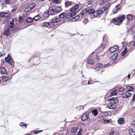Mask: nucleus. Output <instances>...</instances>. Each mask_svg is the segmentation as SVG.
Instances as JSON below:
<instances>
[{
	"mask_svg": "<svg viewBox=\"0 0 135 135\" xmlns=\"http://www.w3.org/2000/svg\"><path fill=\"white\" fill-rule=\"evenodd\" d=\"M31 10V9H30L28 6L25 9V11L26 12H28Z\"/></svg>",
	"mask_w": 135,
	"mask_h": 135,
	"instance_id": "42",
	"label": "nucleus"
},
{
	"mask_svg": "<svg viewBox=\"0 0 135 135\" xmlns=\"http://www.w3.org/2000/svg\"><path fill=\"white\" fill-rule=\"evenodd\" d=\"M133 45L134 47L135 46V41H134V42H133Z\"/></svg>",
	"mask_w": 135,
	"mask_h": 135,
	"instance_id": "64",
	"label": "nucleus"
},
{
	"mask_svg": "<svg viewBox=\"0 0 135 135\" xmlns=\"http://www.w3.org/2000/svg\"><path fill=\"white\" fill-rule=\"evenodd\" d=\"M118 49V47L117 45H116L113 47L110 48L109 51L110 52L113 53L117 51Z\"/></svg>",
	"mask_w": 135,
	"mask_h": 135,
	"instance_id": "11",
	"label": "nucleus"
},
{
	"mask_svg": "<svg viewBox=\"0 0 135 135\" xmlns=\"http://www.w3.org/2000/svg\"><path fill=\"white\" fill-rule=\"evenodd\" d=\"M117 122L119 124H122L124 122V118H120L118 119Z\"/></svg>",
	"mask_w": 135,
	"mask_h": 135,
	"instance_id": "23",
	"label": "nucleus"
},
{
	"mask_svg": "<svg viewBox=\"0 0 135 135\" xmlns=\"http://www.w3.org/2000/svg\"><path fill=\"white\" fill-rule=\"evenodd\" d=\"M40 17L39 15H37L33 18V20L35 21H37L40 19Z\"/></svg>",
	"mask_w": 135,
	"mask_h": 135,
	"instance_id": "43",
	"label": "nucleus"
},
{
	"mask_svg": "<svg viewBox=\"0 0 135 135\" xmlns=\"http://www.w3.org/2000/svg\"><path fill=\"white\" fill-rule=\"evenodd\" d=\"M67 14L66 13H63L59 15V17L60 18H64L66 17L67 18Z\"/></svg>",
	"mask_w": 135,
	"mask_h": 135,
	"instance_id": "24",
	"label": "nucleus"
},
{
	"mask_svg": "<svg viewBox=\"0 0 135 135\" xmlns=\"http://www.w3.org/2000/svg\"><path fill=\"white\" fill-rule=\"evenodd\" d=\"M26 21L27 22L30 23L32 22L33 20L31 18H28L26 19Z\"/></svg>",
	"mask_w": 135,
	"mask_h": 135,
	"instance_id": "40",
	"label": "nucleus"
},
{
	"mask_svg": "<svg viewBox=\"0 0 135 135\" xmlns=\"http://www.w3.org/2000/svg\"><path fill=\"white\" fill-rule=\"evenodd\" d=\"M103 56L102 55H99L98 54H97L96 55V57L98 60H101Z\"/></svg>",
	"mask_w": 135,
	"mask_h": 135,
	"instance_id": "38",
	"label": "nucleus"
},
{
	"mask_svg": "<svg viewBox=\"0 0 135 135\" xmlns=\"http://www.w3.org/2000/svg\"><path fill=\"white\" fill-rule=\"evenodd\" d=\"M60 21V19L59 18L55 17L53 18L51 21V23H52V25H53L52 23H55Z\"/></svg>",
	"mask_w": 135,
	"mask_h": 135,
	"instance_id": "13",
	"label": "nucleus"
},
{
	"mask_svg": "<svg viewBox=\"0 0 135 135\" xmlns=\"http://www.w3.org/2000/svg\"><path fill=\"white\" fill-rule=\"evenodd\" d=\"M132 124L134 127H135V120L132 122Z\"/></svg>",
	"mask_w": 135,
	"mask_h": 135,
	"instance_id": "56",
	"label": "nucleus"
},
{
	"mask_svg": "<svg viewBox=\"0 0 135 135\" xmlns=\"http://www.w3.org/2000/svg\"><path fill=\"white\" fill-rule=\"evenodd\" d=\"M20 125L21 126H23L25 127L26 128H27V124H25L23 122L21 123H20Z\"/></svg>",
	"mask_w": 135,
	"mask_h": 135,
	"instance_id": "47",
	"label": "nucleus"
},
{
	"mask_svg": "<svg viewBox=\"0 0 135 135\" xmlns=\"http://www.w3.org/2000/svg\"><path fill=\"white\" fill-rule=\"evenodd\" d=\"M80 18V16L79 15H77L75 17H73L72 19V21H75L79 19Z\"/></svg>",
	"mask_w": 135,
	"mask_h": 135,
	"instance_id": "31",
	"label": "nucleus"
},
{
	"mask_svg": "<svg viewBox=\"0 0 135 135\" xmlns=\"http://www.w3.org/2000/svg\"><path fill=\"white\" fill-rule=\"evenodd\" d=\"M133 42L132 41L130 42L129 43V44L127 45V47H126V49L127 50H129L131 52L135 48V47H134V46H133Z\"/></svg>",
	"mask_w": 135,
	"mask_h": 135,
	"instance_id": "3",
	"label": "nucleus"
},
{
	"mask_svg": "<svg viewBox=\"0 0 135 135\" xmlns=\"http://www.w3.org/2000/svg\"><path fill=\"white\" fill-rule=\"evenodd\" d=\"M0 72L2 74H5L7 73L6 70L3 67H1L0 68Z\"/></svg>",
	"mask_w": 135,
	"mask_h": 135,
	"instance_id": "20",
	"label": "nucleus"
},
{
	"mask_svg": "<svg viewBox=\"0 0 135 135\" xmlns=\"http://www.w3.org/2000/svg\"><path fill=\"white\" fill-rule=\"evenodd\" d=\"M5 55V53L4 51H2L0 52V57L4 56Z\"/></svg>",
	"mask_w": 135,
	"mask_h": 135,
	"instance_id": "46",
	"label": "nucleus"
},
{
	"mask_svg": "<svg viewBox=\"0 0 135 135\" xmlns=\"http://www.w3.org/2000/svg\"><path fill=\"white\" fill-rule=\"evenodd\" d=\"M124 15L121 16L120 17H117L113 20V22L115 25H119L122 23L124 20Z\"/></svg>",
	"mask_w": 135,
	"mask_h": 135,
	"instance_id": "1",
	"label": "nucleus"
},
{
	"mask_svg": "<svg viewBox=\"0 0 135 135\" xmlns=\"http://www.w3.org/2000/svg\"><path fill=\"white\" fill-rule=\"evenodd\" d=\"M95 12V10L92 9H89L87 11V13L89 14H93L94 15V13Z\"/></svg>",
	"mask_w": 135,
	"mask_h": 135,
	"instance_id": "26",
	"label": "nucleus"
},
{
	"mask_svg": "<svg viewBox=\"0 0 135 135\" xmlns=\"http://www.w3.org/2000/svg\"><path fill=\"white\" fill-rule=\"evenodd\" d=\"M92 113L95 116L97 115L98 114V112L97 110H93L92 111Z\"/></svg>",
	"mask_w": 135,
	"mask_h": 135,
	"instance_id": "34",
	"label": "nucleus"
},
{
	"mask_svg": "<svg viewBox=\"0 0 135 135\" xmlns=\"http://www.w3.org/2000/svg\"><path fill=\"white\" fill-rule=\"evenodd\" d=\"M132 100L133 101H135V94H134Z\"/></svg>",
	"mask_w": 135,
	"mask_h": 135,
	"instance_id": "58",
	"label": "nucleus"
},
{
	"mask_svg": "<svg viewBox=\"0 0 135 135\" xmlns=\"http://www.w3.org/2000/svg\"><path fill=\"white\" fill-rule=\"evenodd\" d=\"M82 131H83L82 129V128H80L79 129V131L78 132L77 135H81Z\"/></svg>",
	"mask_w": 135,
	"mask_h": 135,
	"instance_id": "48",
	"label": "nucleus"
},
{
	"mask_svg": "<svg viewBox=\"0 0 135 135\" xmlns=\"http://www.w3.org/2000/svg\"><path fill=\"white\" fill-rule=\"evenodd\" d=\"M121 8L120 4H119L117 5L113 10V12L114 13H116L118 11L120 10Z\"/></svg>",
	"mask_w": 135,
	"mask_h": 135,
	"instance_id": "12",
	"label": "nucleus"
},
{
	"mask_svg": "<svg viewBox=\"0 0 135 135\" xmlns=\"http://www.w3.org/2000/svg\"><path fill=\"white\" fill-rule=\"evenodd\" d=\"M92 84V83H91L90 81H88V83H87L88 84Z\"/></svg>",
	"mask_w": 135,
	"mask_h": 135,
	"instance_id": "61",
	"label": "nucleus"
},
{
	"mask_svg": "<svg viewBox=\"0 0 135 135\" xmlns=\"http://www.w3.org/2000/svg\"><path fill=\"white\" fill-rule=\"evenodd\" d=\"M36 4L35 3H32L30 5H28L29 7H30L31 10L33 8L36 6Z\"/></svg>",
	"mask_w": 135,
	"mask_h": 135,
	"instance_id": "27",
	"label": "nucleus"
},
{
	"mask_svg": "<svg viewBox=\"0 0 135 135\" xmlns=\"http://www.w3.org/2000/svg\"><path fill=\"white\" fill-rule=\"evenodd\" d=\"M88 21L87 19L85 18L83 22L84 25L86 24L88 22Z\"/></svg>",
	"mask_w": 135,
	"mask_h": 135,
	"instance_id": "49",
	"label": "nucleus"
},
{
	"mask_svg": "<svg viewBox=\"0 0 135 135\" xmlns=\"http://www.w3.org/2000/svg\"><path fill=\"white\" fill-rule=\"evenodd\" d=\"M5 2L6 4H9L10 3H11L12 1L11 0H5Z\"/></svg>",
	"mask_w": 135,
	"mask_h": 135,
	"instance_id": "50",
	"label": "nucleus"
},
{
	"mask_svg": "<svg viewBox=\"0 0 135 135\" xmlns=\"http://www.w3.org/2000/svg\"><path fill=\"white\" fill-rule=\"evenodd\" d=\"M76 14V13L75 12L68 13L67 14V18H69L72 17L73 16L75 15Z\"/></svg>",
	"mask_w": 135,
	"mask_h": 135,
	"instance_id": "21",
	"label": "nucleus"
},
{
	"mask_svg": "<svg viewBox=\"0 0 135 135\" xmlns=\"http://www.w3.org/2000/svg\"><path fill=\"white\" fill-rule=\"evenodd\" d=\"M127 49L126 47H125L124 50V51L122 52V56H124L125 54L127 53Z\"/></svg>",
	"mask_w": 135,
	"mask_h": 135,
	"instance_id": "39",
	"label": "nucleus"
},
{
	"mask_svg": "<svg viewBox=\"0 0 135 135\" xmlns=\"http://www.w3.org/2000/svg\"><path fill=\"white\" fill-rule=\"evenodd\" d=\"M19 22H20L22 21L23 20V17L22 16H20L19 18Z\"/></svg>",
	"mask_w": 135,
	"mask_h": 135,
	"instance_id": "52",
	"label": "nucleus"
},
{
	"mask_svg": "<svg viewBox=\"0 0 135 135\" xmlns=\"http://www.w3.org/2000/svg\"><path fill=\"white\" fill-rule=\"evenodd\" d=\"M114 134V132H112L110 133L109 135H113Z\"/></svg>",
	"mask_w": 135,
	"mask_h": 135,
	"instance_id": "60",
	"label": "nucleus"
},
{
	"mask_svg": "<svg viewBox=\"0 0 135 135\" xmlns=\"http://www.w3.org/2000/svg\"><path fill=\"white\" fill-rule=\"evenodd\" d=\"M129 133L130 135H135V129L131 128L129 130Z\"/></svg>",
	"mask_w": 135,
	"mask_h": 135,
	"instance_id": "22",
	"label": "nucleus"
},
{
	"mask_svg": "<svg viewBox=\"0 0 135 135\" xmlns=\"http://www.w3.org/2000/svg\"><path fill=\"white\" fill-rule=\"evenodd\" d=\"M79 8V6L78 4H76L74 6L72 7L71 8V9H72L73 8H74V9L75 10H76Z\"/></svg>",
	"mask_w": 135,
	"mask_h": 135,
	"instance_id": "32",
	"label": "nucleus"
},
{
	"mask_svg": "<svg viewBox=\"0 0 135 135\" xmlns=\"http://www.w3.org/2000/svg\"><path fill=\"white\" fill-rule=\"evenodd\" d=\"M132 95V93L128 91H126L122 94L121 96L123 98H127L131 97Z\"/></svg>",
	"mask_w": 135,
	"mask_h": 135,
	"instance_id": "5",
	"label": "nucleus"
},
{
	"mask_svg": "<svg viewBox=\"0 0 135 135\" xmlns=\"http://www.w3.org/2000/svg\"><path fill=\"white\" fill-rule=\"evenodd\" d=\"M127 18L128 20H130L132 18V15L131 14L128 15L127 16Z\"/></svg>",
	"mask_w": 135,
	"mask_h": 135,
	"instance_id": "45",
	"label": "nucleus"
},
{
	"mask_svg": "<svg viewBox=\"0 0 135 135\" xmlns=\"http://www.w3.org/2000/svg\"><path fill=\"white\" fill-rule=\"evenodd\" d=\"M5 61L11 65H12L13 64V61L11 57L8 55L7 57H6L5 59Z\"/></svg>",
	"mask_w": 135,
	"mask_h": 135,
	"instance_id": "6",
	"label": "nucleus"
},
{
	"mask_svg": "<svg viewBox=\"0 0 135 135\" xmlns=\"http://www.w3.org/2000/svg\"><path fill=\"white\" fill-rule=\"evenodd\" d=\"M58 1L59 0H54L53 2L55 3H57L59 2Z\"/></svg>",
	"mask_w": 135,
	"mask_h": 135,
	"instance_id": "57",
	"label": "nucleus"
},
{
	"mask_svg": "<svg viewBox=\"0 0 135 135\" xmlns=\"http://www.w3.org/2000/svg\"><path fill=\"white\" fill-rule=\"evenodd\" d=\"M52 7L54 9H53V11H55V14L57 12H60L62 10L60 6H56L55 7Z\"/></svg>",
	"mask_w": 135,
	"mask_h": 135,
	"instance_id": "10",
	"label": "nucleus"
},
{
	"mask_svg": "<svg viewBox=\"0 0 135 135\" xmlns=\"http://www.w3.org/2000/svg\"><path fill=\"white\" fill-rule=\"evenodd\" d=\"M54 9L52 7L51 10H49L47 12V13L48 15H53L55 14V11H53Z\"/></svg>",
	"mask_w": 135,
	"mask_h": 135,
	"instance_id": "17",
	"label": "nucleus"
},
{
	"mask_svg": "<svg viewBox=\"0 0 135 135\" xmlns=\"http://www.w3.org/2000/svg\"><path fill=\"white\" fill-rule=\"evenodd\" d=\"M14 20L12 19V21L10 22L9 25V27L10 28V30L11 31H12L15 29V28L14 26Z\"/></svg>",
	"mask_w": 135,
	"mask_h": 135,
	"instance_id": "7",
	"label": "nucleus"
},
{
	"mask_svg": "<svg viewBox=\"0 0 135 135\" xmlns=\"http://www.w3.org/2000/svg\"><path fill=\"white\" fill-rule=\"evenodd\" d=\"M126 0H121L120 3L122 4H124L126 3Z\"/></svg>",
	"mask_w": 135,
	"mask_h": 135,
	"instance_id": "53",
	"label": "nucleus"
},
{
	"mask_svg": "<svg viewBox=\"0 0 135 135\" xmlns=\"http://www.w3.org/2000/svg\"><path fill=\"white\" fill-rule=\"evenodd\" d=\"M95 0H88L86 3V4L87 5H89L94 3Z\"/></svg>",
	"mask_w": 135,
	"mask_h": 135,
	"instance_id": "28",
	"label": "nucleus"
},
{
	"mask_svg": "<svg viewBox=\"0 0 135 135\" xmlns=\"http://www.w3.org/2000/svg\"><path fill=\"white\" fill-rule=\"evenodd\" d=\"M75 11H76V10H75L74 9V8H73V9L72 10L71 9V8L70 9V11L71 12H74Z\"/></svg>",
	"mask_w": 135,
	"mask_h": 135,
	"instance_id": "59",
	"label": "nucleus"
},
{
	"mask_svg": "<svg viewBox=\"0 0 135 135\" xmlns=\"http://www.w3.org/2000/svg\"><path fill=\"white\" fill-rule=\"evenodd\" d=\"M118 93V90H114L111 92V96L116 95Z\"/></svg>",
	"mask_w": 135,
	"mask_h": 135,
	"instance_id": "29",
	"label": "nucleus"
},
{
	"mask_svg": "<svg viewBox=\"0 0 135 135\" xmlns=\"http://www.w3.org/2000/svg\"><path fill=\"white\" fill-rule=\"evenodd\" d=\"M42 131V130H40L38 131H37L36 132H34V133L35 134H37L38 133H39L41 132Z\"/></svg>",
	"mask_w": 135,
	"mask_h": 135,
	"instance_id": "55",
	"label": "nucleus"
},
{
	"mask_svg": "<svg viewBox=\"0 0 135 135\" xmlns=\"http://www.w3.org/2000/svg\"><path fill=\"white\" fill-rule=\"evenodd\" d=\"M109 100L111 101L110 103L116 105V104L118 102V100L116 98H113L109 99Z\"/></svg>",
	"mask_w": 135,
	"mask_h": 135,
	"instance_id": "8",
	"label": "nucleus"
},
{
	"mask_svg": "<svg viewBox=\"0 0 135 135\" xmlns=\"http://www.w3.org/2000/svg\"><path fill=\"white\" fill-rule=\"evenodd\" d=\"M95 62V61L94 60L91 58L88 59L87 61V63L90 65L94 64Z\"/></svg>",
	"mask_w": 135,
	"mask_h": 135,
	"instance_id": "14",
	"label": "nucleus"
},
{
	"mask_svg": "<svg viewBox=\"0 0 135 135\" xmlns=\"http://www.w3.org/2000/svg\"><path fill=\"white\" fill-rule=\"evenodd\" d=\"M77 129L75 128H73L71 130V133H75L77 131Z\"/></svg>",
	"mask_w": 135,
	"mask_h": 135,
	"instance_id": "44",
	"label": "nucleus"
},
{
	"mask_svg": "<svg viewBox=\"0 0 135 135\" xmlns=\"http://www.w3.org/2000/svg\"><path fill=\"white\" fill-rule=\"evenodd\" d=\"M110 119H107L106 118H104L103 119V121L105 124L109 123L110 122Z\"/></svg>",
	"mask_w": 135,
	"mask_h": 135,
	"instance_id": "36",
	"label": "nucleus"
},
{
	"mask_svg": "<svg viewBox=\"0 0 135 135\" xmlns=\"http://www.w3.org/2000/svg\"><path fill=\"white\" fill-rule=\"evenodd\" d=\"M102 64L101 63H98L96 65L95 69L97 71H98L101 68H102Z\"/></svg>",
	"mask_w": 135,
	"mask_h": 135,
	"instance_id": "18",
	"label": "nucleus"
},
{
	"mask_svg": "<svg viewBox=\"0 0 135 135\" xmlns=\"http://www.w3.org/2000/svg\"><path fill=\"white\" fill-rule=\"evenodd\" d=\"M43 26L49 28H50L53 26L52 25V23L51 22L49 23L45 22L43 23Z\"/></svg>",
	"mask_w": 135,
	"mask_h": 135,
	"instance_id": "15",
	"label": "nucleus"
},
{
	"mask_svg": "<svg viewBox=\"0 0 135 135\" xmlns=\"http://www.w3.org/2000/svg\"><path fill=\"white\" fill-rule=\"evenodd\" d=\"M65 7H68L70 5H71V3L70 2L66 1L65 3Z\"/></svg>",
	"mask_w": 135,
	"mask_h": 135,
	"instance_id": "33",
	"label": "nucleus"
},
{
	"mask_svg": "<svg viewBox=\"0 0 135 135\" xmlns=\"http://www.w3.org/2000/svg\"><path fill=\"white\" fill-rule=\"evenodd\" d=\"M104 8H102L99 10H97L94 13L93 16L94 17H96L102 13L105 9Z\"/></svg>",
	"mask_w": 135,
	"mask_h": 135,
	"instance_id": "2",
	"label": "nucleus"
},
{
	"mask_svg": "<svg viewBox=\"0 0 135 135\" xmlns=\"http://www.w3.org/2000/svg\"><path fill=\"white\" fill-rule=\"evenodd\" d=\"M87 115L86 113H84L81 116V120L83 121H85L88 118Z\"/></svg>",
	"mask_w": 135,
	"mask_h": 135,
	"instance_id": "19",
	"label": "nucleus"
},
{
	"mask_svg": "<svg viewBox=\"0 0 135 135\" xmlns=\"http://www.w3.org/2000/svg\"><path fill=\"white\" fill-rule=\"evenodd\" d=\"M10 31H11L9 28H5L4 30L3 34L4 36L7 37L10 35Z\"/></svg>",
	"mask_w": 135,
	"mask_h": 135,
	"instance_id": "4",
	"label": "nucleus"
},
{
	"mask_svg": "<svg viewBox=\"0 0 135 135\" xmlns=\"http://www.w3.org/2000/svg\"><path fill=\"white\" fill-rule=\"evenodd\" d=\"M9 14L4 12H0V17L8 18L9 17Z\"/></svg>",
	"mask_w": 135,
	"mask_h": 135,
	"instance_id": "9",
	"label": "nucleus"
},
{
	"mask_svg": "<svg viewBox=\"0 0 135 135\" xmlns=\"http://www.w3.org/2000/svg\"><path fill=\"white\" fill-rule=\"evenodd\" d=\"M131 31L133 32H135V26H134L131 29Z\"/></svg>",
	"mask_w": 135,
	"mask_h": 135,
	"instance_id": "54",
	"label": "nucleus"
},
{
	"mask_svg": "<svg viewBox=\"0 0 135 135\" xmlns=\"http://www.w3.org/2000/svg\"><path fill=\"white\" fill-rule=\"evenodd\" d=\"M126 89L125 85L123 87H122L120 88L119 89V92H122V91H125Z\"/></svg>",
	"mask_w": 135,
	"mask_h": 135,
	"instance_id": "30",
	"label": "nucleus"
},
{
	"mask_svg": "<svg viewBox=\"0 0 135 135\" xmlns=\"http://www.w3.org/2000/svg\"><path fill=\"white\" fill-rule=\"evenodd\" d=\"M118 55V54L117 53H115L112 56V59L113 60L115 59L117 56Z\"/></svg>",
	"mask_w": 135,
	"mask_h": 135,
	"instance_id": "35",
	"label": "nucleus"
},
{
	"mask_svg": "<svg viewBox=\"0 0 135 135\" xmlns=\"http://www.w3.org/2000/svg\"><path fill=\"white\" fill-rule=\"evenodd\" d=\"M103 2H104L107 1V0H102Z\"/></svg>",
	"mask_w": 135,
	"mask_h": 135,
	"instance_id": "63",
	"label": "nucleus"
},
{
	"mask_svg": "<svg viewBox=\"0 0 135 135\" xmlns=\"http://www.w3.org/2000/svg\"><path fill=\"white\" fill-rule=\"evenodd\" d=\"M126 88V89L127 91H133L134 90L133 88L131 86H128L126 85H125Z\"/></svg>",
	"mask_w": 135,
	"mask_h": 135,
	"instance_id": "16",
	"label": "nucleus"
},
{
	"mask_svg": "<svg viewBox=\"0 0 135 135\" xmlns=\"http://www.w3.org/2000/svg\"><path fill=\"white\" fill-rule=\"evenodd\" d=\"M128 78H130V74H129L128 75Z\"/></svg>",
	"mask_w": 135,
	"mask_h": 135,
	"instance_id": "62",
	"label": "nucleus"
},
{
	"mask_svg": "<svg viewBox=\"0 0 135 135\" xmlns=\"http://www.w3.org/2000/svg\"><path fill=\"white\" fill-rule=\"evenodd\" d=\"M110 65V64L109 63H108L107 64L104 65L103 66H102V68H105L108 67Z\"/></svg>",
	"mask_w": 135,
	"mask_h": 135,
	"instance_id": "51",
	"label": "nucleus"
},
{
	"mask_svg": "<svg viewBox=\"0 0 135 135\" xmlns=\"http://www.w3.org/2000/svg\"><path fill=\"white\" fill-rule=\"evenodd\" d=\"M116 105L112 103H109L108 105V108L110 109H113L115 107Z\"/></svg>",
	"mask_w": 135,
	"mask_h": 135,
	"instance_id": "25",
	"label": "nucleus"
},
{
	"mask_svg": "<svg viewBox=\"0 0 135 135\" xmlns=\"http://www.w3.org/2000/svg\"><path fill=\"white\" fill-rule=\"evenodd\" d=\"M105 47V45L104 44H101L100 46L98 48V49H101L103 50L104 48Z\"/></svg>",
	"mask_w": 135,
	"mask_h": 135,
	"instance_id": "37",
	"label": "nucleus"
},
{
	"mask_svg": "<svg viewBox=\"0 0 135 135\" xmlns=\"http://www.w3.org/2000/svg\"><path fill=\"white\" fill-rule=\"evenodd\" d=\"M12 8L11 12H13L16 9L17 7L15 5H13L12 7Z\"/></svg>",
	"mask_w": 135,
	"mask_h": 135,
	"instance_id": "41",
	"label": "nucleus"
}]
</instances>
